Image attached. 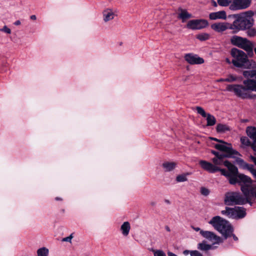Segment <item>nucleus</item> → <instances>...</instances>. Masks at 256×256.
<instances>
[{
  "label": "nucleus",
  "instance_id": "1",
  "mask_svg": "<svg viewBox=\"0 0 256 256\" xmlns=\"http://www.w3.org/2000/svg\"><path fill=\"white\" fill-rule=\"evenodd\" d=\"M199 163L200 166L204 170L210 173L220 172L222 175L228 178L229 182L232 184H235L238 183L240 186H242L245 182H248L247 180H250V177L244 174H240L237 177L232 176L229 172L226 171V170L220 168L218 166H214L212 164L206 160H200Z\"/></svg>",
  "mask_w": 256,
  "mask_h": 256
},
{
  "label": "nucleus",
  "instance_id": "2",
  "mask_svg": "<svg viewBox=\"0 0 256 256\" xmlns=\"http://www.w3.org/2000/svg\"><path fill=\"white\" fill-rule=\"evenodd\" d=\"M232 57V64L238 68L252 69L256 68V62L248 58V55L244 51L236 48H232L230 50Z\"/></svg>",
  "mask_w": 256,
  "mask_h": 256
},
{
  "label": "nucleus",
  "instance_id": "3",
  "mask_svg": "<svg viewBox=\"0 0 256 256\" xmlns=\"http://www.w3.org/2000/svg\"><path fill=\"white\" fill-rule=\"evenodd\" d=\"M254 13L252 10H248L238 15L236 20L232 24L230 30L234 32H236L241 30L250 28L254 24L252 16Z\"/></svg>",
  "mask_w": 256,
  "mask_h": 256
},
{
  "label": "nucleus",
  "instance_id": "4",
  "mask_svg": "<svg viewBox=\"0 0 256 256\" xmlns=\"http://www.w3.org/2000/svg\"><path fill=\"white\" fill-rule=\"evenodd\" d=\"M214 228L218 231L226 239L228 237L232 236L235 241L238 240V238L233 232V228L229 222L219 216L213 217L209 222Z\"/></svg>",
  "mask_w": 256,
  "mask_h": 256
},
{
  "label": "nucleus",
  "instance_id": "5",
  "mask_svg": "<svg viewBox=\"0 0 256 256\" xmlns=\"http://www.w3.org/2000/svg\"><path fill=\"white\" fill-rule=\"evenodd\" d=\"M231 44L240 48L244 50L248 55L252 58L254 56L253 48L254 44L246 38H244L238 36H234L230 38Z\"/></svg>",
  "mask_w": 256,
  "mask_h": 256
},
{
  "label": "nucleus",
  "instance_id": "6",
  "mask_svg": "<svg viewBox=\"0 0 256 256\" xmlns=\"http://www.w3.org/2000/svg\"><path fill=\"white\" fill-rule=\"evenodd\" d=\"M240 186V189L245 197L244 200H246L244 204L248 203L250 206L252 205L251 200L253 198L256 199V187L252 186V180H247Z\"/></svg>",
  "mask_w": 256,
  "mask_h": 256
},
{
  "label": "nucleus",
  "instance_id": "7",
  "mask_svg": "<svg viewBox=\"0 0 256 256\" xmlns=\"http://www.w3.org/2000/svg\"><path fill=\"white\" fill-rule=\"evenodd\" d=\"M222 214L232 219L242 218L246 216V209L244 207L235 206L234 208L226 207L221 212Z\"/></svg>",
  "mask_w": 256,
  "mask_h": 256
},
{
  "label": "nucleus",
  "instance_id": "8",
  "mask_svg": "<svg viewBox=\"0 0 256 256\" xmlns=\"http://www.w3.org/2000/svg\"><path fill=\"white\" fill-rule=\"evenodd\" d=\"M245 202L244 196L239 192H228L225 194L224 203L226 205H242L244 204Z\"/></svg>",
  "mask_w": 256,
  "mask_h": 256
},
{
  "label": "nucleus",
  "instance_id": "9",
  "mask_svg": "<svg viewBox=\"0 0 256 256\" xmlns=\"http://www.w3.org/2000/svg\"><path fill=\"white\" fill-rule=\"evenodd\" d=\"M226 89L229 92H234L236 95L242 98L249 97L247 93V91L249 90L244 85L229 84L227 86Z\"/></svg>",
  "mask_w": 256,
  "mask_h": 256
},
{
  "label": "nucleus",
  "instance_id": "10",
  "mask_svg": "<svg viewBox=\"0 0 256 256\" xmlns=\"http://www.w3.org/2000/svg\"><path fill=\"white\" fill-rule=\"evenodd\" d=\"M208 25V22L204 20H192L188 22L186 28L192 30H201Z\"/></svg>",
  "mask_w": 256,
  "mask_h": 256
},
{
  "label": "nucleus",
  "instance_id": "11",
  "mask_svg": "<svg viewBox=\"0 0 256 256\" xmlns=\"http://www.w3.org/2000/svg\"><path fill=\"white\" fill-rule=\"evenodd\" d=\"M232 2L230 9L232 10H243L250 6L249 0H232Z\"/></svg>",
  "mask_w": 256,
  "mask_h": 256
},
{
  "label": "nucleus",
  "instance_id": "12",
  "mask_svg": "<svg viewBox=\"0 0 256 256\" xmlns=\"http://www.w3.org/2000/svg\"><path fill=\"white\" fill-rule=\"evenodd\" d=\"M220 143V144H217L214 145V148L216 149L224 152L225 153H234L236 154V155H240L238 152L232 148L230 144L226 143L224 141L223 142Z\"/></svg>",
  "mask_w": 256,
  "mask_h": 256
},
{
  "label": "nucleus",
  "instance_id": "13",
  "mask_svg": "<svg viewBox=\"0 0 256 256\" xmlns=\"http://www.w3.org/2000/svg\"><path fill=\"white\" fill-rule=\"evenodd\" d=\"M196 110L198 114L204 118H206L208 126H212L216 124V119L214 116L210 114H206L204 109L200 106H196Z\"/></svg>",
  "mask_w": 256,
  "mask_h": 256
},
{
  "label": "nucleus",
  "instance_id": "14",
  "mask_svg": "<svg viewBox=\"0 0 256 256\" xmlns=\"http://www.w3.org/2000/svg\"><path fill=\"white\" fill-rule=\"evenodd\" d=\"M184 59L190 64H199L204 62V60L202 58L192 54H186L184 56Z\"/></svg>",
  "mask_w": 256,
  "mask_h": 256
},
{
  "label": "nucleus",
  "instance_id": "15",
  "mask_svg": "<svg viewBox=\"0 0 256 256\" xmlns=\"http://www.w3.org/2000/svg\"><path fill=\"white\" fill-rule=\"evenodd\" d=\"M232 24L228 22H216L211 25V28L216 32H222L227 29H230Z\"/></svg>",
  "mask_w": 256,
  "mask_h": 256
},
{
  "label": "nucleus",
  "instance_id": "16",
  "mask_svg": "<svg viewBox=\"0 0 256 256\" xmlns=\"http://www.w3.org/2000/svg\"><path fill=\"white\" fill-rule=\"evenodd\" d=\"M200 234L203 237L212 241L214 244H218L220 242V238L216 235L213 232L210 231L200 230Z\"/></svg>",
  "mask_w": 256,
  "mask_h": 256
},
{
  "label": "nucleus",
  "instance_id": "17",
  "mask_svg": "<svg viewBox=\"0 0 256 256\" xmlns=\"http://www.w3.org/2000/svg\"><path fill=\"white\" fill-rule=\"evenodd\" d=\"M248 136L253 140V148L256 151V128L248 126L246 130Z\"/></svg>",
  "mask_w": 256,
  "mask_h": 256
},
{
  "label": "nucleus",
  "instance_id": "18",
  "mask_svg": "<svg viewBox=\"0 0 256 256\" xmlns=\"http://www.w3.org/2000/svg\"><path fill=\"white\" fill-rule=\"evenodd\" d=\"M102 16L105 22H108L114 18L115 14L112 9L106 8L102 12Z\"/></svg>",
  "mask_w": 256,
  "mask_h": 256
},
{
  "label": "nucleus",
  "instance_id": "19",
  "mask_svg": "<svg viewBox=\"0 0 256 256\" xmlns=\"http://www.w3.org/2000/svg\"><path fill=\"white\" fill-rule=\"evenodd\" d=\"M210 20H216L217 19L225 20L226 18V14L225 11L221 10L216 12H211L209 14Z\"/></svg>",
  "mask_w": 256,
  "mask_h": 256
},
{
  "label": "nucleus",
  "instance_id": "20",
  "mask_svg": "<svg viewBox=\"0 0 256 256\" xmlns=\"http://www.w3.org/2000/svg\"><path fill=\"white\" fill-rule=\"evenodd\" d=\"M180 12L178 14V18L182 20V22H184L186 20H188L192 17V15L188 13L186 10H183L181 8H178Z\"/></svg>",
  "mask_w": 256,
  "mask_h": 256
},
{
  "label": "nucleus",
  "instance_id": "21",
  "mask_svg": "<svg viewBox=\"0 0 256 256\" xmlns=\"http://www.w3.org/2000/svg\"><path fill=\"white\" fill-rule=\"evenodd\" d=\"M243 84L247 86L249 90L256 92V80L248 78L244 80Z\"/></svg>",
  "mask_w": 256,
  "mask_h": 256
},
{
  "label": "nucleus",
  "instance_id": "22",
  "mask_svg": "<svg viewBox=\"0 0 256 256\" xmlns=\"http://www.w3.org/2000/svg\"><path fill=\"white\" fill-rule=\"evenodd\" d=\"M176 164L174 162H164L162 164V167L166 172H170L173 170L176 167Z\"/></svg>",
  "mask_w": 256,
  "mask_h": 256
},
{
  "label": "nucleus",
  "instance_id": "23",
  "mask_svg": "<svg viewBox=\"0 0 256 256\" xmlns=\"http://www.w3.org/2000/svg\"><path fill=\"white\" fill-rule=\"evenodd\" d=\"M130 229V224L128 222H124L120 226V230L122 231V235L124 236H128Z\"/></svg>",
  "mask_w": 256,
  "mask_h": 256
},
{
  "label": "nucleus",
  "instance_id": "24",
  "mask_svg": "<svg viewBox=\"0 0 256 256\" xmlns=\"http://www.w3.org/2000/svg\"><path fill=\"white\" fill-rule=\"evenodd\" d=\"M238 161L240 164H242L244 168L248 169L254 176V171H256V169L254 168V166L252 164H246L242 159H240Z\"/></svg>",
  "mask_w": 256,
  "mask_h": 256
},
{
  "label": "nucleus",
  "instance_id": "25",
  "mask_svg": "<svg viewBox=\"0 0 256 256\" xmlns=\"http://www.w3.org/2000/svg\"><path fill=\"white\" fill-rule=\"evenodd\" d=\"M212 248V246L210 244H207L205 240L199 243L198 245V248L202 251H206L210 250Z\"/></svg>",
  "mask_w": 256,
  "mask_h": 256
},
{
  "label": "nucleus",
  "instance_id": "26",
  "mask_svg": "<svg viewBox=\"0 0 256 256\" xmlns=\"http://www.w3.org/2000/svg\"><path fill=\"white\" fill-rule=\"evenodd\" d=\"M240 155H236V154L233 153H226V154H220V152L218 154V156L216 158H218L222 160H224V159L226 158H236Z\"/></svg>",
  "mask_w": 256,
  "mask_h": 256
},
{
  "label": "nucleus",
  "instance_id": "27",
  "mask_svg": "<svg viewBox=\"0 0 256 256\" xmlns=\"http://www.w3.org/2000/svg\"><path fill=\"white\" fill-rule=\"evenodd\" d=\"M243 75L246 78H253L256 79V70H245L243 72Z\"/></svg>",
  "mask_w": 256,
  "mask_h": 256
},
{
  "label": "nucleus",
  "instance_id": "28",
  "mask_svg": "<svg viewBox=\"0 0 256 256\" xmlns=\"http://www.w3.org/2000/svg\"><path fill=\"white\" fill-rule=\"evenodd\" d=\"M48 250L45 247L41 248L37 250L38 256H48Z\"/></svg>",
  "mask_w": 256,
  "mask_h": 256
},
{
  "label": "nucleus",
  "instance_id": "29",
  "mask_svg": "<svg viewBox=\"0 0 256 256\" xmlns=\"http://www.w3.org/2000/svg\"><path fill=\"white\" fill-rule=\"evenodd\" d=\"M216 130L218 132H224L230 130V128L226 124H218L216 126Z\"/></svg>",
  "mask_w": 256,
  "mask_h": 256
},
{
  "label": "nucleus",
  "instance_id": "30",
  "mask_svg": "<svg viewBox=\"0 0 256 256\" xmlns=\"http://www.w3.org/2000/svg\"><path fill=\"white\" fill-rule=\"evenodd\" d=\"M188 175V173H186L178 175L176 177V181L178 182H186L188 180L187 176Z\"/></svg>",
  "mask_w": 256,
  "mask_h": 256
},
{
  "label": "nucleus",
  "instance_id": "31",
  "mask_svg": "<svg viewBox=\"0 0 256 256\" xmlns=\"http://www.w3.org/2000/svg\"><path fill=\"white\" fill-rule=\"evenodd\" d=\"M218 4L222 6H228L232 5V0H217Z\"/></svg>",
  "mask_w": 256,
  "mask_h": 256
},
{
  "label": "nucleus",
  "instance_id": "32",
  "mask_svg": "<svg viewBox=\"0 0 256 256\" xmlns=\"http://www.w3.org/2000/svg\"><path fill=\"white\" fill-rule=\"evenodd\" d=\"M228 170L232 176H234L236 177L240 174H238V168L234 165H232L230 168H229Z\"/></svg>",
  "mask_w": 256,
  "mask_h": 256
},
{
  "label": "nucleus",
  "instance_id": "33",
  "mask_svg": "<svg viewBox=\"0 0 256 256\" xmlns=\"http://www.w3.org/2000/svg\"><path fill=\"white\" fill-rule=\"evenodd\" d=\"M196 38L200 41H204L210 38V35L207 33H202L198 34Z\"/></svg>",
  "mask_w": 256,
  "mask_h": 256
},
{
  "label": "nucleus",
  "instance_id": "34",
  "mask_svg": "<svg viewBox=\"0 0 256 256\" xmlns=\"http://www.w3.org/2000/svg\"><path fill=\"white\" fill-rule=\"evenodd\" d=\"M212 162L214 166H222L223 164L224 160H222L218 158L214 157L212 158Z\"/></svg>",
  "mask_w": 256,
  "mask_h": 256
},
{
  "label": "nucleus",
  "instance_id": "35",
  "mask_svg": "<svg viewBox=\"0 0 256 256\" xmlns=\"http://www.w3.org/2000/svg\"><path fill=\"white\" fill-rule=\"evenodd\" d=\"M240 142L242 144L246 146H248L251 144V142L250 140L246 136L242 137L240 138Z\"/></svg>",
  "mask_w": 256,
  "mask_h": 256
},
{
  "label": "nucleus",
  "instance_id": "36",
  "mask_svg": "<svg viewBox=\"0 0 256 256\" xmlns=\"http://www.w3.org/2000/svg\"><path fill=\"white\" fill-rule=\"evenodd\" d=\"M246 30H248L246 33L249 36L252 37L256 35V30L255 28L251 27Z\"/></svg>",
  "mask_w": 256,
  "mask_h": 256
},
{
  "label": "nucleus",
  "instance_id": "37",
  "mask_svg": "<svg viewBox=\"0 0 256 256\" xmlns=\"http://www.w3.org/2000/svg\"><path fill=\"white\" fill-rule=\"evenodd\" d=\"M200 192L202 196H206L209 195L210 190L208 188L202 186L200 188Z\"/></svg>",
  "mask_w": 256,
  "mask_h": 256
},
{
  "label": "nucleus",
  "instance_id": "38",
  "mask_svg": "<svg viewBox=\"0 0 256 256\" xmlns=\"http://www.w3.org/2000/svg\"><path fill=\"white\" fill-rule=\"evenodd\" d=\"M237 80V78L233 75H229L228 76L224 78V80L228 82H233Z\"/></svg>",
  "mask_w": 256,
  "mask_h": 256
},
{
  "label": "nucleus",
  "instance_id": "39",
  "mask_svg": "<svg viewBox=\"0 0 256 256\" xmlns=\"http://www.w3.org/2000/svg\"><path fill=\"white\" fill-rule=\"evenodd\" d=\"M154 256H166V254L162 250H156L154 252Z\"/></svg>",
  "mask_w": 256,
  "mask_h": 256
},
{
  "label": "nucleus",
  "instance_id": "40",
  "mask_svg": "<svg viewBox=\"0 0 256 256\" xmlns=\"http://www.w3.org/2000/svg\"><path fill=\"white\" fill-rule=\"evenodd\" d=\"M0 31L5 32L7 34H10L12 32L11 30L8 28L6 26H4L2 28L0 29Z\"/></svg>",
  "mask_w": 256,
  "mask_h": 256
},
{
  "label": "nucleus",
  "instance_id": "41",
  "mask_svg": "<svg viewBox=\"0 0 256 256\" xmlns=\"http://www.w3.org/2000/svg\"><path fill=\"white\" fill-rule=\"evenodd\" d=\"M73 234H71L70 236L63 238L62 239V242H70L71 243L72 240L74 237Z\"/></svg>",
  "mask_w": 256,
  "mask_h": 256
},
{
  "label": "nucleus",
  "instance_id": "42",
  "mask_svg": "<svg viewBox=\"0 0 256 256\" xmlns=\"http://www.w3.org/2000/svg\"><path fill=\"white\" fill-rule=\"evenodd\" d=\"M190 256H202V254L198 250H192Z\"/></svg>",
  "mask_w": 256,
  "mask_h": 256
},
{
  "label": "nucleus",
  "instance_id": "43",
  "mask_svg": "<svg viewBox=\"0 0 256 256\" xmlns=\"http://www.w3.org/2000/svg\"><path fill=\"white\" fill-rule=\"evenodd\" d=\"M223 164L227 167L228 169L229 168H230L232 165H233L232 164H231L230 162L228 160H224Z\"/></svg>",
  "mask_w": 256,
  "mask_h": 256
},
{
  "label": "nucleus",
  "instance_id": "44",
  "mask_svg": "<svg viewBox=\"0 0 256 256\" xmlns=\"http://www.w3.org/2000/svg\"><path fill=\"white\" fill-rule=\"evenodd\" d=\"M192 250H184V252H183V254L185 256H186L188 254H190V252H192Z\"/></svg>",
  "mask_w": 256,
  "mask_h": 256
},
{
  "label": "nucleus",
  "instance_id": "45",
  "mask_svg": "<svg viewBox=\"0 0 256 256\" xmlns=\"http://www.w3.org/2000/svg\"><path fill=\"white\" fill-rule=\"evenodd\" d=\"M167 254H168V256H178L176 254H174L170 251H168L167 252Z\"/></svg>",
  "mask_w": 256,
  "mask_h": 256
},
{
  "label": "nucleus",
  "instance_id": "46",
  "mask_svg": "<svg viewBox=\"0 0 256 256\" xmlns=\"http://www.w3.org/2000/svg\"><path fill=\"white\" fill-rule=\"evenodd\" d=\"M211 139L214 140V141L218 142H223V140H218V139L216 138H212Z\"/></svg>",
  "mask_w": 256,
  "mask_h": 256
},
{
  "label": "nucleus",
  "instance_id": "47",
  "mask_svg": "<svg viewBox=\"0 0 256 256\" xmlns=\"http://www.w3.org/2000/svg\"><path fill=\"white\" fill-rule=\"evenodd\" d=\"M211 152L215 156V157H217L218 154V152L215 150H212Z\"/></svg>",
  "mask_w": 256,
  "mask_h": 256
},
{
  "label": "nucleus",
  "instance_id": "48",
  "mask_svg": "<svg viewBox=\"0 0 256 256\" xmlns=\"http://www.w3.org/2000/svg\"><path fill=\"white\" fill-rule=\"evenodd\" d=\"M21 24V22L20 20H16L14 22V24L16 25V26H19Z\"/></svg>",
  "mask_w": 256,
  "mask_h": 256
},
{
  "label": "nucleus",
  "instance_id": "49",
  "mask_svg": "<svg viewBox=\"0 0 256 256\" xmlns=\"http://www.w3.org/2000/svg\"><path fill=\"white\" fill-rule=\"evenodd\" d=\"M251 160H252V162L254 163V164L256 165V158L252 156H251Z\"/></svg>",
  "mask_w": 256,
  "mask_h": 256
},
{
  "label": "nucleus",
  "instance_id": "50",
  "mask_svg": "<svg viewBox=\"0 0 256 256\" xmlns=\"http://www.w3.org/2000/svg\"><path fill=\"white\" fill-rule=\"evenodd\" d=\"M30 18L31 20H36V15H32Z\"/></svg>",
  "mask_w": 256,
  "mask_h": 256
},
{
  "label": "nucleus",
  "instance_id": "51",
  "mask_svg": "<svg viewBox=\"0 0 256 256\" xmlns=\"http://www.w3.org/2000/svg\"><path fill=\"white\" fill-rule=\"evenodd\" d=\"M212 6H217V4L218 2H215L214 0H212Z\"/></svg>",
  "mask_w": 256,
  "mask_h": 256
},
{
  "label": "nucleus",
  "instance_id": "52",
  "mask_svg": "<svg viewBox=\"0 0 256 256\" xmlns=\"http://www.w3.org/2000/svg\"><path fill=\"white\" fill-rule=\"evenodd\" d=\"M165 228H166V230L168 232H170V228H169V226H165Z\"/></svg>",
  "mask_w": 256,
  "mask_h": 256
},
{
  "label": "nucleus",
  "instance_id": "53",
  "mask_svg": "<svg viewBox=\"0 0 256 256\" xmlns=\"http://www.w3.org/2000/svg\"><path fill=\"white\" fill-rule=\"evenodd\" d=\"M217 82H226L224 80V78H220L217 80Z\"/></svg>",
  "mask_w": 256,
  "mask_h": 256
},
{
  "label": "nucleus",
  "instance_id": "54",
  "mask_svg": "<svg viewBox=\"0 0 256 256\" xmlns=\"http://www.w3.org/2000/svg\"><path fill=\"white\" fill-rule=\"evenodd\" d=\"M150 204L152 206H154L156 204V202H150Z\"/></svg>",
  "mask_w": 256,
  "mask_h": 256
},
{
  "label": "nucleus",
  "instance_id": "55",
  "mask_svg": "<svg viewBox=\"0 0 256 256\" xmlns=\"http://www.w3.org/2000/svg\"><path fill=\"white\" fill-rule=\"evenodd\" d=\"M194 229L196 232H198V231H200V230H201L200 228H194Z\"/></svg>",
  "mask_w": 256,
  "mask_h": 256
},
{
  "label": "nucleus",
  "instance_id": "56",
  "mask_svg": "<svg viewBox=\"0 0 256 256\" xmlns=\"http://www.w3.org/2000/svg\"><path fill=\"white\" fill-rule=\"evenodd\" d=\"M226 62H227L228 63V64H230V63H232V61H230V60L229 59H228V58H226Z\"/></svg>",
  "mask_w": 256,
  "mask_h": 256
},
{
  "label": "nucleus",
  "instance_id": "57",
  "mask_svg": "<svg viewBox=\"0 0 256 256\" xmlns=\"http://www.w3.org/2000/svg\"><path fill=\"white\" fill-rule=\"evenodd\" d=\"M165 202H166V204H170V201L169 200H165Z\"/></svg>",
  "mask_w": 256,
  "mask_h": 256
},
{
  "label": "nucleus",
  "instance_id": "58",
  "mask_svg": "<svg viewBox=\"0 0 256 256\" xmlns=\"http://www.w3.org/2000/svg\"><path fill=\"white\" fill-rule=\"evenodd\" d=\"M55 199H56V200H62V198H58V197L56 198Z\"/></svg>",
  "mask_w": 256,
  "mask_h": 256
},
{
  "label": "nucleus",
  "instance_id": "59",
  "mask_svg": "<svg viewBox=\"0 0 256 256\" xmlns=\"http://www.w3.org/2000/svg\"><path fill=\"white\" fill-rule=\"evenodd\" d=\"M255 15H256V12L255 13Z\"/></svg>",
  "mask_w": 256,
  "mask_h": 256
}]
</instances>
